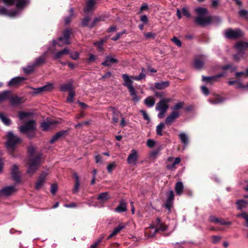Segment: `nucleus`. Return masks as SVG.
<instances>
[{
	"mask_svg": "<svg viewBox=\"0 0 248 248\" xmlns=\"http://www.w3.org/2000/svg\"><path fill=\"white\" fill-rule=\"evenodd\" d=\"M18 117L22 123L26 122L25 124L19 127L21 133H25L29 138H31L34 136V129L35 128V121L30 119L33 113L30 112L20 111L18 112Z\"/></svg>",
	"mask_w": 248,
	"mask_h": 248,
	"instance_id": "1",
	"label": "nucleus"
},
{
	"mask_svg": "<svg viewBox=\"0 0 248 248\" xmlns=\"http://www.w3.org/2000/svg\"><path fill=\"white\" fill-rule=\"evenodd\" d=\"M198 16L195 18L196 23L201 26H204L211 23L212 17L208 16L207 9L202 7H198L195 9Z\"/></svg>",
	"mask_w": 248,
	"mask_h": 248,
	"instance_id": "2",
	"label": "nucleus"
},
{
	"mask_svg": "<svg viewBox=\"0 0 248 248\" xmlns=\"http://www.w3.org/2000/svg\"><path fill=\"white\" fill-rule=\"evenodd\" d=\"M122 78L124 80L123 85L127 88L130 95L132 97V100L136 102H138L140 99V97L137 95L136 90L133 86V79L127 74H123Z\"/></svg>",
	"mask_w": 248,
	"mask_h": 248,
	"instance_id": "3",
	"label": "nucleus"
},
{
	"mask_svg": "<svg viewBox=\"0 0 248 248\" xmlns=\"http://www.w3.org/2000/svg\"><path fill=\"white\" fill-rule=\"evenodd\" d=\"M21 141V139L15 136L12 132L7 133V140L6 142V147L9 150H12L14 147Z\"/></svg>",
	"mask_w": 248,
	"mask_h": 248,
	"instance_id": "4",
	"label": "nucleus"
},
{
	"mask_svg": "<svg viewBox=\"0 0 248 248\" xmlns=\"http://www.w3.org/2000/svg\"><path fill=\"white\" fill-rule=\"evenodd\" d=\"M235 47L238 52L234 55L235 60L238 61L244 55V50L248 47V42H239L235 45Z\"/></svg>",
	"mask_w": 248,
	"mask_h": 248,
	"instance_id": "5",
	"label": "nucleus"
},
{
	"mask_svg": "<svg viewBox=\"0 0 248 248\" xmlns=\"http://www.w3.org/2000/svg\"><path fill=\"white\" fill-rule=\"evenodd\" d=\"M41 156V155H40L31 160V163L27 170L28 174L31 175L38 169L40 163Z\"/></svg>",
	"mask_w": 248,
	"mask_h": 248,
	"instance_id": "6",
	"label": "nucleus"
},
{
	"mask_svg": "<svg viewBox=\"0 0 248 248\" xmlns=\"http://www.w3.org/2000/svg\"><path fill=\"white\" fill-rule=\"evenodd\" d=\"M150 228L151 229L154 230L153 234L149 235V237H152L153 236L155 233L157 231H165L166 230L167 226L161 222L160 218H157L153 224L151 225Z\"/></svg>",
	"mask_w": 248,
	"mask_h": 248,
	"instance_id": "7",
	"label": "nucleus"
},
{
	"mask_svg": "<svg viewBox=\"0 0 248 248\" xmlns=\"http://www.w3.org/2000/svg\"><path fill=\"white\" fill-rule=\"evenodd\" d=\"M15 186H4L0 189V198H6L13 195L16 191Z\"/></svg>",
	"mask_w": 248,
	"mask_h": 248,
	"instance_id": "8",
	"label": "nucleus"
},
{
	"mask_svg": "<svg viewBox=\"0 0 248 248\" xmlns=\"http://www.w3.org/2000/svg\"><path fill=\"white\" fill-rule=\"evenodd\" d=\"M226 37L229 39H235L243 36V33L239 29L232 30L229 29L225 32Z\"/></svg>",
	"mask_w": 248,
	"mask_h": 248,
	"instance_id": "9",
	"label": "nucleus"
},
{
	"mask_svg": "<svg viewBox=\"0 0 248 248\" xmlns=\"http://www.w3.org/2000/svg\"><path fill=\"white\" fill-rule=\"evenodd\" d=\"M70 31L69 30H66L63 32L62 36L58 39V45L62 46L64 45H68L70 43L69 41Z\"/></svg>",
	"mask_w": 248,
	"mask_h": 248,
	"instance_id": "10",
	"label": "nucleus"
},
{
	"mask_svg": "<svg viewBox=\"0 0 248 248\" xmlns=\"http://www.w3.org/2000/svg\"><path fill=\"white\" fill-rule=\"evenodd\" d=\"M171 101L170 98H164L156 104L155 109L156 110L167 111L169 108L168 103Z\"/></svg>",
	"mask_w": 248,
	"mask_h": 248,
	"instance_id": "11",
	"label": "nucleus"
},
{
	"mask_svg": "<svg viewBox=\"0 0 248 248\" xmlns=\"http://www.w3.org/2000/svg\"><path fill=\"white\" fill-rule=\"evenodd\" d=\"M181 161L180 157L173 158V157H169L167 159V164L166 167L167 169L173 170H175V165L179 164Z\"/></svg>",
	"mask_w": 248,
	"mask_h": 248,
	"instance_id": "12",
	"label": "nucleus"
},
{
	"mask_svg": "<svg viewBox=\"0 0 248 248\" xmlns=\"http://www.w3.org/2000/svg\"><path fill=\"white\" fill-rule=\"evenodd\" d=\"M138 160V154L137 151L133 149L131 150V153L128 155L127 158V162L128 164L132 165H136Z\"/></svg>",
	"mask_w": 248,
	"mask_h": 248,
	"instance_id": "13",
	"label": "nucleus"
},
{
	"mask_svg": "<svg viewBox=\"0 0 248 248\" xmlns=\"http://www.w3.org/2000/svg\"><path fill=\"white\" fill-rule=\"evenodd\" d=\"M47 175L48 173L46 171H44L41 174L35 185V189L39 190L42 187L45 183Z\"/></svg>",
	"mask_w": 248,
	"mask_h": 248,
	"instance_id": "14",
	"label": "nucleus"
},
{
	"mask_svg": "<svg viewBox=\"0 0 248 248\" xmlns=\"http://www.w3.org/2000/svg\"><path fill=\"white\" fill-rule=\"evenodd\" d=\"M31 89L34 90L33 93L37 94L44 92H49L51 91L53 89V86L52 83H49L39 88H32Z\"/></svg>",
	"mask_w": 248,
	"mask_h": 248,
	"instance_id": "15",
	"label": "nucleus"
},
{
	"mask_svg": "<svg viewBox=\"0 0 248 248\" xmlns=\"http://www.w3.org/2000/svg\"><path fill=\"white\" fill-rule=\"evenodd\" d=\"M180 116V113L178 111H172V112L165 119V124L170 125L174 120L178 118Z\"/></svg>",
	"mask_w": 248,
	"mask_h": 248,
	"instance_id": "16",
	"label": "nucleus"
},
{
	"mask_svg": "<svg viewBox=\"0 0 248 248\" xmlns=\"http://www.w3.org/2000/svg\"><path fill=\"white\" fill-rule=\"evenodd\" d=\"M224 73H220L219 74L211 76V77H205L202 76V80L206 82V83H210L211 84H213L214 83L217 82L218 81V79L224 75Z\"/></svg>",
	"mask_w": 248,
	"mask_h": 248,
	"instance_id": "17",
	"label": "nucleus"
},
{
	"mask_svg": "<svg viewBox=\"0 0 248 248\" xmlns=\"http://www.w3.org/2000/svg\"><path fill=\"white\" fill-rule=\"evenodd\" d=\"M18 170V167L16 165H13L11 170V174L13 179L16 183L19 182L20 180V176Z\"/></svg>",
	"mask_w": 248,
	"mask_h": 248,
	"instance_id": "18",
	"label": "nucleus"
},
{
	"mask_svg": "<svg viewBox=\"0 0 248 248\" xmlns=\"http://www.w3.org/2000/svg\"><path fill=\"white\" fill-rule=\"evenodd\" d=\"M127 210L126 203L124 200L120 201L118 206L114 209L115 212L123 213Z\"/></svg>",
	"mask_w": 248,
	"mask_h": 248,
	"instance_id": "19",
	"label": "nucleus"
},
{
	"mask_svg": "<svg viewBox=\"0 0 248 248\" xmlns=\"http://www.w3.org/2000/svg\"><path fill=\"white\" fill-rule=\"evenodd\" d=\"M26 78L23 77H17L11 79L8 82L9 86H16L22 82Z\"/></svg>",
	"mask_w": 248,
	"mask_h": 248,
	"instance_id": "20",
	"label": "nucleus"
},
{
	"mask_svg": "<svg viewBox=\"0 0 248 248\" xmlns=\"http://www.w3.org/2000/svg\"><path fill=\"white\" fill-rule=\"evenodd\" d=\"M56 124L55 121H48L42 123L41 126L43 130L46 131L51 128Z\"/></svg>",
	"mask_w": 248,
	"mask_h": 248,
	"instance_id": "21",
	"label": "nucleus"
},
{
	"mask_svg": "<svg viewBox=\"0 0 248 248\" xmlns=\"http://www.w3.org/2000/svg\"><path fill=\"white\" fill-rule=\"evenodd\" d=\"M125 227L126 226L124 224L120 223L118 225V226L116 227L112 232L109 234L108 238V239H110L111 238L118 234L122 230L125 228Z\"/></svg>",
	"mask_w": 248,
	"mask_h": 248,
	"instance_id": "22",
	"label": "nucleus"
},
{
	"mask_svg": "<svg viewBox=\"0 0 248 248\" xmlns=\"http://www.w3.org/2000/svg\"><path fill=\"white\" fill-rule=\"evenodd\" d=\"M18 14L16 10H13L8 12L7 9L4 7L0 8V15H7L11 17H14Z\"/></svg>",
	"mask_w": 248,
	"mask_h": 248,
	"instance_id": "23",
	"label": "nucleus"
},
{
	"mask_svg": "<svg viewBox=\"0 0 248 248\" xmlns=\"http://www.w3.org/2000/svg\"><path fill=\"white\" fill-rule=\"evenodd\" d=\"M95 0H88L86 7L84 9L85 13H88L94 9Z\"/></svg>",
	"mask_w": 248,
	"mask_h": 248,
	"instance_id": "24",
	"label": "nucleus"
},
{
	"mask_svg": "<svg viewBox=\"0 0 248 248\" xmlns=\"http://www.w3.org/2000/svg\"><path fill=\"white\" fill-rule=\"evenodd\" d=\"M108 111L111 112L113 114L112 121L114 124L117 123L119 120V112L116 110L114 108L110 107Z\"/></svg>",
	"mask_w": 248,
	"mask_h": 248,
	"instance_id": "25",
	"label": "nucleus"
},
{
	"mask_svg": "<svg viewBox=\"0 0 248 248\" xmlns=\"http://www.w3.org/2000/svg\"><path fill=\"white\" fill-rule=\"evenodd\" d=\"M118 61L117 59L108 56L106 57V60L102 62V64L106 66H109L112 63H117Z\"/></svg>",
	"mask_w": 248,
	"mask_h": 248,
	"instance_id": "26",
	"label": "nucleus"
},
{
	"mask_svg": "<svg viewBox=\"0 0 248 248\" xmlns=\"http://www.w3.org/2000/svg\"><path fill=\"white\" fill-rule=\"evenodd\" d=\"M10 103L13 105H17L21 104L22 101V98L18 97L17 96H11L9 97Z\"/></svg>",
	"mask_w": 248,
	"mask_h": 248,
	"instance_id": "27",
	"label": "nucleus"
},
{
	"mask_svg": "<svg viewBox=\"0 0 248 248\" xmlns=\"http://www.w3.org/2000/svg\"><path fill=\"white\" fill-rule=\"evenodd\" d=\"M110 198L108 193V192H105L100 193L98 195L97 199L99 200L100 202H104L110 199Z\"/></svg>",
	"mask_w": 248,
	"mask_h": 248,
	"instance_id": "28",
	"label": "nucleus"
},
{
	"mask_svg": "<svg viewBox=\"0 0 248 248\" xmlns=\"http://www.w3.org/2000/svg\"><path fill=\"white\" fill-rule=\"evenodd\" d=\"M184 189V186L181 182H178L175 186V190L177 195H181L182 194Z\"/></svg>",
	"mask_w": 248,
	"mask_h": 248,
	"instance_id": "29",
	"label": "nucleus"
},
{
	"mask_svg": "<svg viewBox=\"0 0 248 248\" xmlns=\"http://www.w3.org/2000/svg\"><path fill=\"white\" fill-rule=\"evenodd\" d=\"M11 95V92L9 91H4L0 92V102L9 99Z\"/></svg>",
	"mask_w": 248,
	"mask_h": 248,
	"instance_id": "30",
	"label": "nucleus"
},
{
	"mask_svg": "<svg viewBox=\"0 0 248 248\" xmlns=\"http://www.w3.org/2000/svg\"><path fill=\"white\" fill-rule=\"evenodd\" d=\"M155 100L152 96H148L144 100V103L149 108L153 107L155 104Z\"/></svg>",
	"mask_w": 248,
	"mask_h": 248,
	"instance_id": "31",
	"label": "nucleus"
},
{
	"mask_svg": "<svg viewBox=\"0 0 248 248\" xmlns=\"http://www.w3.org/2000/svg\"><path fill=\"white\" fill-rule=\"evenodd\" d=\"M169 82L167 81L161 82H155V87L156 89L158 90H162L168 87Z\"/></svg>",
	"mask_w": 248,
	"mask_h": 248,
	"instance_id": "32",
	"label": "nucleus"
},
{
	"mask_svg": "<svg viewBox=\"0 0 248 248\" xmlns=\"http://www.w3.org/2000/svg\"><path fill=\"white\" fill-rule=\"evenodd\" d=\"M30 2V0H18L16 6L17 9H21L27 6Z\"/></svg>",
	"mask_w": 248,
	"mask_h": 248,
	"instance_id": "33",
	"label": "nucleus"
},
{
	"mask_svg": "<svg viewBox=\"0 0 248 248\" xmlns=\"http://www.w3.org/2000/svg\"><path fill=\"white\" fill-rule=\"evenodd\" d=\"M69 50L66 48L56 53L54 56L55 59H59L62 57L63 55L69 53Z\"/></svg>",
	"mask_w": 248,
	"mask_h": 248,
	"instance_id": "34",
	"label": "nucleus"
},
{
	"mask_svg": "<svg viewBox=\"0 0 248 248\" xmlns=\"http://www.w3.org/2000/svg\"><path fill=\"white\" fill-rule=\"evenodd\" d=\"M60 90L62 92H65L66 91H69L70 92V90H73L72 84L71 83H68L62 84L60 86Z\"/></svg>",
	"mask_w": 248,
	"mask_h": 248,
	"instance_id": "35",
	"label": "nucleus"
},
{
	"mask_svg": "<svg viewBox=\"0 0 248 248\" xmlns=\"http://www.w3.org/2000/svg\"><path fill=\"white\" fill-rule=\"evenodd\" d=\"M181 141L185 145H187L188 142V137L185 133H181L179 135Z\"/></svg>",
	"mask_w": 248,
	"mask_h": 248,
	"instance_id": "36",
	"label": "nucleus"
},
{
	"mask_svg": "<svg viewBox=\"0 0 248 248\" xmlns=\"http://www.w3.org/2000/svg\"><path fill=\"white\" fill-rule=\"evenodd\" d=\"M0 119L6 125H9L11 123L10 119L3 113H0Z\"/></svg>",
	"mask_w": 248,
	"mask_h": 248,
	"instance_id": "37",
	"label": "nucleus"
},
{
	"mask_svg": "<svg viewBox=\"0 0 248 248\" xmlns=\"http://www.w3.org/2000/svg\"><path fill=\"white\" fill-rule=\"evenodd\" d=\"M165 126V124L164 123H160L158 125H157L156 128V134L158 136H162V130Z\"/></svg>",
	"mask_w": 248,
	"mask_h": 248,
	"instance_id": "38",
	"label": "nucleus"
},
{
	"mask_svg": "<svg viewBox=\"0 0 248 248\" xmlns=\"http://www.w3.org/2000/svg\"><path fill=\"white\" fill-rule=\"evenodd\" d=\"M224 98L217 95L215 97L214 99H210L209 101L212 104H217L223 102Z\"/></svg>",
	"mask_w": 248,
	"mask_h": 248,
	"instance_id": "39",
	"label": "nucleus"
},
{
	"mask_svg": "<svg viewBox=\"0 0 248 248\" xmlns=\"http://www.w3.org/2000/svg\"><path fill=\"white\" fill-rule=\"evenodd\" d=\"M203 66V62L200 59H196L194 62V66L198 69H201Z\"/></svg>",
	"mask_w": 248,
	"mask_h": 248,
	"instance_id": "40",
	"label": "nucleus"
},
{
	"mask_svg": "<svg viewBox=\"0 0 248 248\" xmlns=\"http://www.w3.org/2000/svg\"><path fill=\"white\" fill-rule=\"evenodd\" d=\"M45 55L46 53H45L44 55L41 56L40 57L36 59L34 62V65L35 66H38L40 64L44 63L45 61Z\"/></svg>",
	"mask_w": 248,
	"mask_h": 248,
	"instance_id": "41",
	"label": "nucleus"
},
{
	"mask_svg": "<svg viewBox=\"0 0 248 248\" xmlns=\"http://www.w3.org/2000/svg\"><path fill=\"white\" fill-rule=\"evenodd\" d=\"M144 71V69L142 68L141 72L139 75L138 76H132L131 78L136 80H140L142 79H143L145 78L146 75L145 73L143 72Z\"/></svg>",
	"mask_w": 248,
	"mask_h": 248,
	"instance_id": "42",
	"label": "nucleus"
},
{
	"mask_svg": "<svg viewBox=\"0 0 248 248\" xmlns=\"http://www.w3.org/2000/svg\"><path fill=\"white\" fill-rule=\"evenodd\" d=\"M75 95V92L73 90H70L67 97L66 102L68 103H72L73 102V98Z\"/></svg>",
	"mask_w": 248,
	"mask_h": 248,
	"instance_id": "43",
	"label": "nucleus"
},
{
	"mask_svg": "<svg viewBox=\"0 0 248 248\" xmlns=\"http://www.w3.org/2000/svg\"><path fill=\"white\" fill-rule=\"evenodd\" d=\"M236 203L238 208L239 209H241L245 207L247 205V202L245 200H243L238 201Z\"/></svg>",
	"mask_w": 248,
	"mask_h": 248,
	"instance_id": "44",
	"label": "nucleus"
},
{
	"mask_svg": "<svg viewBox=\"0 0 248 248\" xmlns=\"http://www.w3.org/2000/svg\"><path fill=\"white\" fill-rule=\"evenodd\" d=\"M184 106V103L182 102H178L174 106L171 107L173 111H177V110L182 108Z\"/></svg>",
	"mask_w": 248,
	"mask_h": 248,
	"instance_id": "45",
	"label": "nucleus"
},
{
	"mask_svg": "<svg viewBox=\"0 0 248 248\" xmlns=\"http://www.w3.org/2000/svg\"><path fill=\"white\" fill-rule=\"evenodd\" d=\"M116 164L114 162L108 164L107 168L108 172L111 173L113 170L116 168Z\"/></svg>",
	"mask_w": 248,
	"mask_h": 248,
	"instance_id": "46",
	"label": "nucleus"
},
{
	"mask_svg": "<svg viewBox=\"0 0 248 248\" xmlns=\"http://www.w3.org/2000/svg\"><path fill=\"white\" fill-rule=\"evenodd\" d=\"M34 66H35L34 64L32 65H29L26 67L24 68L23 70L26 74H29L33 71Z\"/></svg>",
	"mask_w": 248,
	"mask_h": 248,
	"instance_id": "47",
	"label": "nucleus"
},
{
	"mask_svg": "<svg viewBox=\"0 0 248 248\" xmlns=\"http://www.w3.org/2000/svg\"><path fill=\"white\" fill-rule=\"evenodd\" d=\"M239 16L242 18L247 19L248 18V11L245 10H241L239 11Z\"/></svg>",
	"mask_w": 248,
	"mask_h": 248,
	"instance_id": "48",
	"label": "nucleus"
},
{
	"mask_svg": "<svg viewBox=\"0 0 248 248\" xmlns=\"http://www.w3.org/2000/svg\"><path fill=\"white\" fill-rule=\"evenodd\" d=\"M105 41L104 40H100L99 42H95L93 43V44L97 46L98 49L99 51H101L103 50V45Z\"/></svg>",
	"mask_w": 248,
	"mask_h": 248,
	"instance_id": "49",
	"label": "nucleus"
},
{
	"mask_svg": "<svg viewBox=\"0 0 248 248\" xmlns=\"http://www.w3.org/2000/svg\"><path fill=\"white\" fill-rule=\"evenodd\" d=\"M74 13V9L73 8H70V16L65 17L64 20L65 24H67L70 23L71 21V17L73 16Z\"/></svg>",
	"mask_w": 248,
	"mask_h": 248,
	"instance_id": "50",
	"label": "nucleus"
},
{
	"mask_svg": "<svg viewBox=\"0 0 248 248\" xmlns=\"http://www.w3.org/2000/svg\"><path fill=\"white\" fill-rule=\"evenodd\" d=\"M237 217H241L243 218L246 221V226L248 227V213H243L237 215Z\"/></svg>",
	"mask_w": 248,
	"mask_h": 248,
	"instance_id": "51",
	"label": "nucleus"
},
{
	"mask_svg": "<svg viewBox=\"0 0 248 248\" xmlns=\"http://www.w3.org/2000/svg\"><path fill=\"white\" fill-rule=\"evenodd\" d=\"M167 200L170 201H173L174 193L172 190L168 191L167 193Z\"/></svg>",
	"mask_w": 248,
	"mask_h": 248,
	"instance_id": "52",
	"label": "nucleus"
},
{
	"mask_svg": "<svg viewBox=\"0 0 248 248\" xmlns=\"http://www.w3.org/2000/svg\"><path fill=\"white\" fill-rule=\"evenodd\" d=\"M171 41L178 46L181 47L182 46L181 41L176 37L174 36Z\"/></svg>",
	"mask_w": 248,
	"mask_h": 248,
	"instance_id": "53",
	"label": "nucleus"
},
{
	"mask_svg": "<svg viewBox=\"0 0 248 248\" xmlns=\"http://www.w3.org/2000/svg\"><path fill=\"white\" fill-rule=\"evenodd\" d=\"M222 69L224 70H226L228 69H230L231 72H233L236 70V67L232 66L231 64H227L226 65H224L222 67Z\"/></svg>",
	"mask_w": 248,
	"mask_h": 248,
	"instance_id": "54",
	"label": "nucleus"
},
{
	"mask_svg": "<svg viewBox=\"0 0 248 248\" xmlns=\"http://www.w3.org/2000/svg\"><path fill=\"white\" fill-rule=\"evenodd\" d=\"M58 190V186L56 184H53L51 186L50 191L53 195H54Z\"/></svg>",
	"mask_w": 248,
	"mask_h": 248,
	"instance_id": "55",
	"label": "nucleus"
},
{
	"mask_svg": "<svg viewBox=\"0 0 248 248\" xmlns=\"http://www.w3.org/2000/svg\"><path fill=\"white\" fill-rule=\"evenodd\" d=\"M146 144L148 147L153 148L155 146V142L153 140L149 139L147 140Z\"/></svg>",
	"mask_w": 248,
	"mask_h": 248,
	"instance_id": "56",
	"label": "nucleus"
},
{
	"mask_svg": "<svg viewBox=\"0 0 248 248\" xmlns=\"http://www.w3.org/2000/svg\"><path fill=\"white\" fill-rule=\"evenodd\" d=\"M173 201H167L165 204V207L169 210V212L170 211L171 208L172 206Z\"/></svg>",
	"mask_w": 248,
	"mask_h": 248,
	"instance_id": "57",
	"label": "nucleus"
},
{
	"mask_svg": "<svg viewBox=\"0 0 248 248\" xmlns=\"http://www.w3.org/2000/svg\"><path fill=\"white\" fill-rule=\"evenodd\" d=\"M182 12L184 16H186L187 17H191V15L186 8H183L182 9Z\"/></svg>",
	"mask_w": 248,
	"mask_h": 248,
	"instance_id": "58",
	"label": "nucleus"
},
{
	"mask_svg": "<svg viewBox=\"0 0 248 248\" xmlns=\"http://www.w3.org/2000/svg\"><path fill=\"white\" fill-rule=\"evenodd\" d=\"M148 9V6L147 3L143 4L140 7V10L138 12L139 14L141 13L143 11L147 10Z\"/></svg>",
	"mask_w": 248,
	"mask_h": 248,
	"instance_id": "59",
	"label": "nucleus"
},
{
	"mask_svg": "<svg viewBox=\"0 0 248 248\" xmlns=\"http://www.w3.org/2000/svg\"><path fill=\"white\" fill-rule=\"evenodd\" d=\"M80 185V182H75L74 188L73 189V193H77L79 190V187Z\"/></svg>",
	"mask_w": 248,
	"mask_h": 248,
	"instance_id": "60",
	"label": "nucleus"
},
{
	"mask_svg": "<svg viewBox=\"0 0 248 248\" xmlns=\"http://www.w3.org/2000/svg\"><path fill=\"white\" fill-rule=\"evenodd\" d=\"M217 224H219L222 225H230L232 224V222L231 221H225V220L222 219H219V223H218Z\"/></svg>",
	"mask_w": 248,
	"mask_h": 248,
	"instance_id": "61",
	"label": "nucleus"
},
{
	"mask_svg": "<svg viewBox=\"0 0 248 248\" xmlns=\"http://www.w3.org/2000/svg\"><path fill=\"white\" fill-rule=\"evenodd\" d=\"M140 113H141L142 114L144 119H145V120H147V121L150 120L149 116L145 111L143 110H140Z\"/></svg>",
	"mask_w": 248,
	"mask_h": 248,
	"instance_id": "62",
	"label": "nucleus"
},
{
	"mask_svg": "<svg viewBox=\"0 0 248 248\" xmlns=\"http://www.w3.org/2000/svg\"><path fill=\"white\" fill-rule=\"evenodd\" d=\"M70 57L73 60H77L79 57V54L78 52H73L70 53Z\"/></svg>",
	"mask_w": 248,
	"mask_h": 248,
	"instance_id": "63",
	"label": "nucleus"
},
{
	"mask_svg": "<svg viewBox=\"0 0 248 248\" xmlns=\"http://www.w3.org/2000/svg\"><path fill=\"white\" fill-rule=\"evenodd\" d=\"M201 90H202L203 93L205 95H207L209 94V90L206 86H202Z\"/></svg>",
	"mask_w": 248,
	"mask_h": 248,
	"instance_id": "64",
	"label": "nucleus"
}]
</instances>
